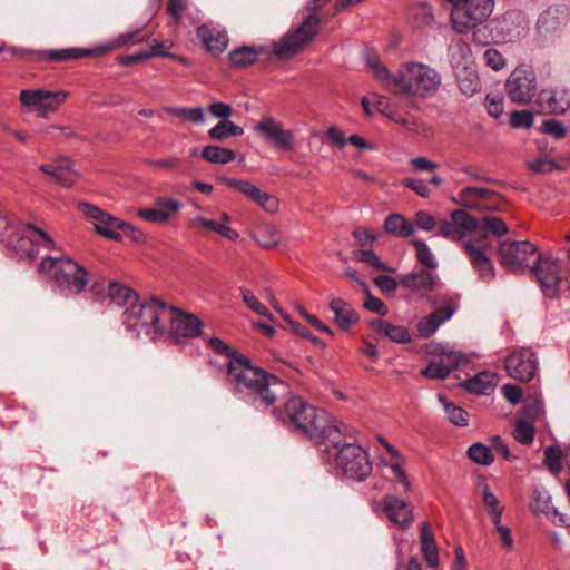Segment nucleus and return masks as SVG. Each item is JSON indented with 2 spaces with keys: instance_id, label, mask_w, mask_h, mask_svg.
I'll return each instance as SVG.
<instances>
[{
  "instance_id": "1",
  "label": "nucleus",
  "mask_w": 570,
  "mask_h": 570,
  "mask_svg": "<svg viewBox=\"0 0 570 570\" xmlns=\"http://www.w3.org/2000/svg\"><path fill=\"white\" fill-rule=\"evenodd\" d=\"M209 346L219 355L229 357L226 383L235 394L252 399L263 406H272L288 393V386L277 376L254 366L245 355L233 352L220 338L212 337Z\"/></svg>"
},
{
  "instance_id": "2",
  "label": "nucleus",
  "mask_w": 570,
  "mask_h": 570,
  "mask_svg": "<svg viewBox=\"0 0 570 570\" xmlns=\"http://www.w3.org/2000/svg\"><path fill=\"white\" fill-rule=\"evenodd\" d=\"M366 66L386 89L411 98H430L435 95L442 83L441 73L423 62H403L397 72L393 73L379 57L368 56Z\"/></svg>"
},
{
  "instance_id": "3",
  "label": "nucleus",
  "mask_w": 570,
  "mask_h": 570,
  "mask_svg": "<svg viewBox=\"0 0 570 570\" xmlns=\"http://www.w3.org/2000/svg\"><path fill=\"white\" fill-rule=\"evenodd\" d=\"M273 414L282 422L293 424L313 440H327L337 445L336 433L348 434V425L341 421L331 422L324 410L308 404L296 395L287 399L284 410L273 409Z\"/></svg>"
},
{
  "instance_id": "4",
  "label": "nucleus",
  "mask_w": 570,
  "mask_h": 570,
  "mask_svg": "<svg viewBox=\"0 0 570 570\" xmlns=\"http://www.w3.org/2000/svg\"><path fill=\"white\" fill-rule=\"evenodd\" d=\"M479 222L465 210L455 209L451 213V218L439 222L438 235L452 242H461L464 253L468 255L471 265L478 272L479 277L484 282L494 278V266L483 247L476 246L475 240L466 239L476 234Z\"/></svg>"
},
{
  "instance_id": "5",
  "label": "nucleus",
  "mask_w": 570,
  "mask_h": 570,
  "mask_svg": "<svg viewBox=\"0 0 570 570\" xmlns=\"http://www.w3.org/2000/svg\"><path fill=\"white\" fill-rule=\"evenodd\" d=\"M173 312L169 305L157 297L144 302L137 299L122 313V322L128 331L136 335L145 334L155 338L166 331V317Z\"/></svg>"
},
{
  "instance_id": "6",
  "label": "nucleus",
  "mask_w": 570,
  "mask_h": 570,
  "mask_svg": "<svg viewBox=\"0 0 570 570\" xmlns=\"http://www.w3.org/2000/svg\"><path fill=\"white\" fill-rule=\"evenodd\" d=\"M320 28L321 18L316 13H307L273 43L272 53L283 61L294 58L316 38Z\"/></svg>"
},
{
  "instance_id": "7",
  "label": "nucleus",
  "mask_w": 570,
  "mask_h": 570,
  "mask_svg": "<svg viewBox=\"0 0 570 570\" xmlns=\"http://www.w3.org/2000/svg\"><path fill=\"white\" fill-rule=\"evenodd\" d=\"M342 436L353 439V430L348 426V434L336 433L338 444L331 443L335 450V463L340 472L352 481H364L372 473V462L368 453L358 444L342 443Z\"/></svg>"
},
{
  "instance_id": "8",
  "label": "nucleus",
  "mask_w": 570,
  "mask_h": 570,
  "mask_svg": "<svg viewBox=\"0 0 570 570\" xmlns=\"http://www.w3.org/2000/svg\"><path fill=\"white\" fill-rule=\"evenodd\" d=\"M453 7L450 12V22L454 32L466 35L482 26L494 9V0H446Z\"/></svg>"
},
{
  "instance_id": "9",
  "label": "nucleus",
  "mask_w": 570,
  "mask_h": 570,
  "mask_svg": "<svg viewBox=\"0 0 570 570\" xmlns=\"http://www.w3.org/2000/svg\"><path fill=\"white\" fill-rule=\"evenodd\" d=\"M500 264L513 274H522L531 269V262H535L539 250L529 240L501 242L499 244Z\"/></svg>"
},
{
  "instance_id": "10",
  "label": "nucleus",
  "mask_w": 570,
  "mask_h": 570,
  "mask_svg": "<svg viewBox=\"0 0 570 570\" xmlns=\"http://www.w3.org/2000/svg\"><path fill=\"white\" fill-rule=\"evenodd\" d=\"M9 244L19 257L29 259L37 256L36 247L41 246L47 250L56 249L53 239L33 224H26L17 230L10 237Z\"/></svg>"
},
{
  "instance_id": "11",
  "label": "nucleus",
  "mask_w": 570,
  "mask_h": 570,
  "mask_svg": "<svg viewBox=\"0 0 570 570\" xmlns=\"http://www.w3.org/2000/svg\"><path fill=\"white\" fill-rule=\"evenodd\" d=\"M68 96L69 94L63 90L23 89L20 91L19 99L23 107L38 111L45 117L58 110Z\"/></svg>"
},
{
  "instance_id": "12",
  "label": "nucleus",
  "mask_w": 570,
  "mask_h": 570,
  "mask_svg": "<svg viewBox=\"0 0 570 570\" xmlns=\"http://www.w3.org/2000/svg\"><path fill=\"white\" fill-rule=\"evenodd\" d=\"M507 94L518 104L531 101L537 91V79L533 70L524 66L515 68L505 81Z\"/></svg>"
},
{
  "instance_id": "13",
  "label": "nucleus",
  "mask_w": 570,
  "mask_h": 570,
  "mask_svg": "<svg viewBox=\"0 0 570 570\" xmlns=\"http://www.w3.org/2000/svg\"><path fill=\"white\" fill-rule=\"evenodd\" d=\"M77 208L94 224V228L97 234L112 240L121 239L119 228L122 220L87 202H79L77 204Z\"/></svg>"
},
{
  "instance_id": "14",
  "label": "nucleus",
  "mask_w": 570,
  "mask_h": 570,
  "mask_svg": "<svg viewBox=\"0 0 570 570\" xmlns=\"http://www.w3.org/2000/svg\"><path fill=\"white\" fill-rule=\"evenodd\" d=\"M531 272L534 274L543 294L547 297H554L558 293L560 285V261L551 256L542 257L538 255L534 264L531 266Z\"/></svg>"
},
{
  "instance_id": "15",
  "label": "nucleus",
  "mask_w": 570,
  "mask_h": 570,
  "mask_svg": "<svg viewBox=\"0 0 570 570\" xmlns=\"http://www.w3.org/2000/svg\"><path fill=\"white\" fill-rule=\"evenodd\" d=\"M254 129L276 148L292 150L295 146L293 131L285 129L283 125L273 117H263L255 125Z\"/></svg>"
},
{
  "instance_id": "16",
  "label": "nucleus",
  "mask_w": 570,
  "mask_h": 570,
  "mask_svg": "<svg viewBox=\"0 0 570 570\" xmlns=\"http://www.w3.org/2000/svg\"><path fill=\"white\" fill-rule=\"evenodd\" d=\"M173 312L166 317V331L175 338L196 337L200 334L203 323L193 314H186L169 305Z\"/></svg>"
},
{
  "instance_id": "17",
  "label": "nucleus",
  "mask_w": 570,
  "mask_h": 570,
  "mask_svg": "<svg viewBox=\"0 0 570 570\" xmlns=\"http://www.w3.org/2000/svg\"><path fill=\"white\" fill-rule=\"evenodd\" d=\"M508 374L514 380L530 381L537 372L534 353L528 348H521L511 353L505 361Z\"/></svg>"
},
{
  "instance_id": "18",
  "label": "nucleus",
  "mask_w": 570,
  "mask_h": 570,
  "mask_svg": "<svg viewBox=\"0 0 570 570\" xmlns=\"http://www.w3.org/2000/svg\"><path fill=\"white\" fill-rule=\"evenodd\" d=\"M440 284L438 275L430 271H413L400 277V285L420 297L429 295Z\"/></svg>"
},
{
  "instance_id": "19",
  "label": "nucleus",
  "mask_w": 570,
  "mask_h": 570,
  "mask_svg": "<svg viewBox=\"0 0 570 570\" xmlns=\"http://www.w3.org/2000/svg\"><path fill=\"white\" fill-rule=\"evenodd\" d=\"M38 272L56 285L66 272H79V264L67 255L59 257L47 256L38 265ZM62 281L65 279L62 278Z\"/></svg>"
},
{
  "instance_id": "20",
  "label": "nucleus",
  "mask_w": 570,
  "mask_h": 570,
  "mask_svg": "<svg viewBox=\"0 0 570 570\" xmlns=\"http://www.w3.org/2000/svg\"><path fill=\"white\" fill-rule=\"evenodd\" d=\"M383 508L389 520L403 530L407 529L414 520L409 502L395 495H385Z\"/></svg>"
},
{
  "instance_id": "21",
  "label": "nucleus",
  "mask_w": 570,
  "mask_h": 570,
  "mask_svg": "<svg viewBox=\"0 0 570 570\" xmlns=\"http://www.w3.org/2000/svg\"><path fill=\"white\" fill-rule=\"evenodd\" d=\"M537 102L547 112L562 115L570 109V89L558 87L541 90Z\"/></svg>"
},
{
  "instance_id": "22",
  "label": "nucleus",
  "mask_w": 570,
  "mask_h": 570,
  "mask_svg": "<svg viewBox=\"0 0 570 570\" xmlns=\"http://www.w3.org/2000/svg\"><path fill=\"white\" fill-rule=\"evenodd\" d=\"M230 217L226 213H220L219 219H208L204 216H195L190 220V225L193 227L202 226L208 230L215 232L218 235L227 238L228 240L235 242L239 238V234L237 230L232 228Z\"/></svg>"
},
{
  "instance_id": "23",
  "label": "nucleus",
  "mask_w": 570,
  "mask_h": 570,
  "mask_svg": "<svg viewBox=\"0 0 570 570\" xmlns=\"http://www.w3.org/2000/svg\"><path fill=\"white\" fill-rule=\"evenodd\" d=\"M40 170L53 177L63 187L72 186L77 178V173L72 168V161L69 158H60L53 164L41 165Z\"/></svg>"
},
{
  "instance_id": "24",
  "label": "nucleus",
  "mask_w": 570,
  "mask_h": 570,
  "mask_svg": "<svg viewBox=\"0 0 570 570\" xmlns=\"http://www.w3.org/2000/svg\"><path fill=\"white\" fill-rule=\"evenodd\" d=\"M196 35L203 46L213 53L223 52L228 45L227 33L208 24L199 26Z\"/></svg>"
},
{
  "instance_id": "25",
  "label": "nucleus",
  "mask_w": 570,
  "mask_h": 570,
  "mask_svg": "<svg viewBox=\"0 0 570 570\" xmlns=\"http://www.w3.org/2000/svg\"><path fill=\"white\" fill-rule=\"evenodd\" d=\"M454 311L455 307L446 305L421 318L417 324L419 335L422 338H429L432 336L441 324L452 317Z\"/></svg>"
},
{
  "instance_id": "26",
  "label": "nucleus",
  "mask_w": 570,
  "mask_h": 570,
  "mask_svg": "<svg viewBox=\"0 0 570 570\" xmlns=\"http://www.w3.org/2000/svg\"><path fill=\"white\" fill-rule=\"evenodd\" d=\"M462 205L471 209L487 210L495 209V207L485 204L487 200H491L497 197V194L490 189L480 187H465L459 193Z\"/></svg>"
},
{
  "instance_id": "27",
  "label": "nucleus",
  "mask_w": 570,
  "mask_h": 570,
  "mask_svg": "<svg viewBox=\"0 0 570 570\" xmlns=\"http://www.w3.org/2000/svg\"><path fill=\"white\" fill-rule=\"evenodd\" d=\"M330 309L334 314L333 322L342 331H348L353 324L358 322L355 309L341 298H332Z\"/></svg>"
},
{
  "instance_id": "28",
  "label": "nucleus",
  "mask_w": 570,
  "mask_h": 570,
  "mask_svg": "<svg viewBox=\"0 0 570 570\" xmlns=\"http://www.w3.org/2000/svg\"><path fill=\"white\" fill-rule=\"evenodd\" d=\"M61 278L65 281H58L56 284L58 289L67 295H78L87 287L89 283V273L85 267L79 265V272H66Z\"/></svg>"
},
{
  "instance_id": "29",
  "label": "nucleus",
  "mask_w": 570,
  "mask_h": 570,
  "mask_svg": "<svg viewBox=\"0 0 570 570\" xmlns=\"http://www.w3.org/2000/svg\"><path fill=\"white\" fill-rule=\"evenodd\" d=\"M479 222V228L476 230L475 243L476 246H482L484 248V240L488 234H492L497 237H501L509 232V227L507 224L497 216H485Z\"/></svg>"
},
{
  "instance_id": "30",
  "label": "nucleus",
  "mask_w": 570,
  "mask_h": 570,
  "mask_svg": "<svg viewBox=\"0 0 570 570\" xmlns=\"http://www.w3.org/2000/svg\"><path fill=\"white\" fill-rule=\"evenodd\" d=\"M373 332L384 335L395 343H410L412 336L409 330L402 325H392L381 318L371 322Z\"/></svg>"
},
{
  "instance_id": "31",
  "label": "nucleus",
  "mask_w": 570,
  "mask_h": 570,
  "mask_svg": "<svg viewBox=\"0 0 570 570\" xmlns=\"http://www.w3.org/2000/svg\"><path fill=\"white\" fill-rule=\"evenodd\" d=\"M454 71L458 86L463 95L472 97L481 90V80L473 65Z\"/></svg>"
},
{
  "instance_id": "32",
  "label": "nucleus",
  "mask_w": 570,
  "mask_h": 570,
  "mask_svg": "<svg viewBox=\"0 0 570 570\" xmlns=\"http://www.w3.org/2000/svg\"><path fill=\"white\" fill-rule=\"evenodd\" d=\"M449 58L454 70L473 65L471 47L462 39H456L451 42L449 46Z\"/></svg>"
},
{
  "instance_id": "33",
  "label": "nucleus",
  "mask_w": 570,
  "mask_h": 570,
  "mask_svg": "<svg viewBox=\"0 0 570 570\" xmlns=\"http://www.w3.org/2000/svg\"><path fill=\"white\" fill-rule=\"evenodd\" d=\"M384 230L392 236L406 238L414 234V225L405 216L392 213L384 220Z\"/></svg>"
},
{
  "instance_id": "34",
  "label": "nucleus",
  "mask_w": 570,
  "mask_h": 570,
  "mask_svg": "<svg viewBox=\"0 0 570 570\" xmlns=\"http://www.w3.org/2000/svg\"><path fill=\"white\" fill-rule=\"evenodd\" d=\"M498 377L495 374L491 372H481L473 377L469 379L464 383V387L466 391L480 394L488 395L490 394L494 386L497 385Z\"/></svg>"
},
{
  "instance_id": "35",
  "label": "nucleus",
  "mask_w": 570,
  "mask_h": 570,
  "mask_svg": "<svg viewBox=\"0 0 570 570\" xmlns=\"http://www.w3.org/2000/svg\"><path fill=\"white\" fill-rule=\"evenodd\" d=\"M421 551L430 568L439 564L438 547L434 534L428 523L421 524Z\"/></svg>"
},
{
  "instance_id": "36",
  "label": "nucleus",
  "mask_w": 570,
  "mask_h": 570,
  "mask_svg": "<svg viewBox=\"0 0 570 570\" xmlns=\"http://www.w3.org/2000/svg\"><path fill=\"white\" fill-rule=\"evenodd\" d=\"M264 52V47L255 48L243 46L235 48L229 52V60L233 66L243 68L254 63L257 60V57Z\"/></svg>"
},
{
  "instance_id": "37",
  "label": "nucleus",
  "mask_w": 570,
  "mask_h": 570,
  "mask_svg": "<svg viewBox=\"0 0 570 570\" xmlns=\"http://www.w3.org/2000/svg\"><path fill=\"white\" fill-rule=\"evenodd\" d=\"M482 503L492 523L501 521L504 507L500 503L498 497L490 490L488 484H484L482 488Z\"/></svg>"
},
{
  "instance_id": "38",
  "label": "nucleus",
  "mask_w": 570,
  "mask_h": 570,
  "mask_svg": "<svg viewBox=\"0 0 570 570\" xmlns=\"http://www.w3.org/2000/svg\"><path fill=\"white\" fill-rule=\"evenodd\" d=\"M40 56L50 61H68L90 56V51L81 48L43 50Z\"/></svg>"
},
{
  "instance_id": "39",
  "label": "nucleus",
  "mask_w": 570,
  "mask_h": 570,
  "mask_svg": "<svg viewBox=\"0 0 570 570\" xmlns=\"http://www.w3.org/2000/svg\"><path fill=\"white\" fill-rule=\"evenodd\" d=\"M108 295L111 302L118 306L128 307L138 299V296L131 288L120 285L117 282L110 283Z\"/></svg>"
},
{
  "instance_id": "40",
  "label": "nucleus",
  "mask_w": 570,
  "mask_h": 570,
  "mask_svg": "<svg viewBox=\"0 0 570 570\" xmlns=\"http://www.w3.org/2000/svg\"><path fill=\"white\" fill-rule=\"evenodd\" d=\"M202 158L208 163L228 164L235 159V153L228 148L208 145L203 149Z\"/></svg>"
},
{
  "instance_id": "41",
  "label": "nucleus",
  "mask_w": 570,
  "mask_h": 570,
  "mask_svg": "<svg viewBox=\"0 0 570 570\" xmlns=\"http://www.w3.org/2000/svg\"><path fill=\"white\" fill-rule=\"evenodd\" d=\"M243 134L244 129L230 120L219 121L216 126L208 130L209 138L218 141L224 140L227 137H239Z\"/></svg>"
},
{
  "instance_id": "42",
  "label": "nucleus",
  "mask_w": 570,
  "mask_h": 570,
  "mask_svg": "<svg viewBox=\"0 0 570 570\" xmlns=\"http://www.w3.org/2000/svg\"><path fill=\"white\" fill-rule=\"evenodd\" d=\"M409 16L416 27L430 26L434 21L433 8L426 2L412 6Z\"/></svg>"
},
{
  "instance_id": "43",
  "label": "nucleus",
  "mask_w": 570,
  "mask_h": 570,
  "mask_svg": "<svg viewBox=\"0 0 570 570\" xmlns=\"http://www.w3.org/2000/svg\"><path fill=\"white\" fill-rule=\"evenodd\" d=\"M256 243L266 249L274 248L281 243V237L275 227L263 225L254 234Z\"/></svg>"
},
{
  "instance_id": "44",
  "label": "nucleus",
  "mask_w": 570,
  "mask_h": 570,
  "mask_svg": "<svg viewBox=\"0 0 570 570\" xmlns=\"http://www.w3.org/2000/svg\"><path fill=\"white\" fill-rule=\"evenodd\" d=\"M165 111L170 116L183 118L193 124H203L205 121V111L202 107H167Z\"/></svg>"
},
{
  "instance_id": "45",
  "label": "nucleus",
  "mask_w": 570,
  "mask_h": 570,
  "mask_svg": "<svg viewBox=\"0 0 570 570\" xmlns=\"http://www.w3.org/2000/svg\"><path fill=\"white\" fill-rule=\"evenodd\" d=\"M439 402L443 405L444 411L448 415L450 422L458 426H466L468 425V413L460 406L452 404L446 401L445 396L438 395Z\"/></svg>"
},
{
  "instance_id": "46",
  "label": "nucleus",
  "mask_w": 570,
  "mask_h": 570,
  "mask_svg": "<svg viewBox=\"0 0 570 570\" xmlns=\"http://www.w3.org/2000/svg\"><path fill=\"white\" fill-rule=\"evenodd\" d=\"M442 365L449 368V373L462 364L469 362V358L461 352L454 350L442 348L440 354L435 356Z\"/></svg>"
},
{
  "instance_id": "47",
  "label": "nucleus",
  "mask_w": 570,
  "mask_h": 570,
  "mask_svg": "<svg viewBox=\"0 0 570 570\" xmlns=\"http://www.w3.org/2000/svg\"><path fill=\"white\" fill-rule=\"evenodd\" d=\"M544 414L543 401L540 395H529L524 400L523 415L529 421H537Z\"/></svg>"
},
{
  "instance_id": "48",
  "label": "nucleus",
  "mask_w": 570,
  "mask_h": 570,
  "mask_svg": "<svg viewBox=\"0 0 570 570\" xmlns=\"http://www.w3.org/2000/svg\"><path fill=\"white\" fill-rule=\"evenodd\" d=\"M411 244L415 249L416 258L420 264L429 269H434L438 266L435 257L425 242L413 239Z\"/></svg>"
},
{
  "instance_id": "49",
  "label": "nucleus",
  "mask_w": 570,
  "mask_h": 570,
  "mask_svg": "<svg viewBox=\"0 0 570 570\" xmlns=\"http://www.w3.org/2000/svg\"><path fill=\"white\" fill-rule=\"evenodd\" d=\"M557 10H546L538 19L537 26L541 35L547 36L554 32L560 27L559 17Z\"/></svg>"
},
{
  "instance_id": "50",
  "label": "nucleus",
  "mask_w": 570,
  "mask_h": 570,
  "mask_svg": "<svg viewBox=\"0 0 570 570\" xmlns=\"http://www.w3.org/2000/svg\"><path fill=\"white\" fill-rule=\"evenodd\" d=\"M468 454L469 458L478 464L490 465L494 461L491 448L482 443L472 444L468 450Z\"/></svg>"
},
{
  "instance_id": "51",
  "label": "nucleus",
  "mask_w": 570,
  "mask_h": 570,
  "mask_svg": "<svg viewBox=\"0 0 570 570\" xmlns=\"http://www.w3.org/2000/svg\"><path fill=\"white\" fill-rule=\"evenodd\" d=\"M220 181L225 184L226 186L234 188L242 193L243 195L247 196L250 200L254 199L255 195L258 193L259 188L250 183L249 180L245 179H236L230 177H222Z\"/></svg>"
},
{
  "instance_id": "52",
  "label": "nucleus",
  "mask_w": 570,
  "mask_h": 570,
  "mask_svg": "<svg viewBox=\"0 0 570 570\" xmlns=\"http://www.w3.org/2000/svg\"><path fill=\"white\" fill-rule=\"evenodd\" d=\"M394 459V462L384 463V465L391 471L395 482L400 483L405 492H410L412 487L404 471V459L401 455Z\"/></svg>"
},
{
  "instance_id": "53",
  "label": "nucleus",
  "mask_w": 570,
  "mask_h": 570,
  "mask_svg": "<svg viewBox=\"0 0 570 570\" xmlns=\"http://www.w3.org/2000/svg\"><path fill=\"white\" fill-rule=\"evenodd\" d=\"M513 438L521 444H530L534 439V426L532 421L519 420L513 430Z\"/></svg>"
},
{
  "instance_id": "54",
  "label": "nucleus",
  "mask_w": 570,
  "mask_h": 570,
  "mask_svg": "<svg viewBox=\"0 0 570 570\" xmlns=\"http://www.w3.org/2000/svg\"><path fill=\"white\" fill-rule=\"evenodd\" d=\"M243 302L246 304V306L256 313L257 315L265 316V317H272V314L268 312L267 307L263 305L258 298L255 296V294L246 288L240 287L239 288Z\"/></svg>"
},
{
  "instance_id": "55",
  "label": "nucleus",
  "mask_w": 570,
  "mask_h": 570,
  "mask_svg": "<svg viewBox=\"0 0 570 570\" xmlns=\"http://www.w3.org/2000/svg\"><path fill=\"white\" fill-rule=\"evenodd\" d=\"M421 374L431 380H442L450 375L449 368L442 365L436 357H433L428 366L421 370Z\"/></svg>"
},
{
  "instance_id": "56",
  "label": "nucleus",
  "mask_w": 570,
  "mask_h": 570,
  "mask_svg": "<svg viewBox=\"0 0 570 570\" xmlns=\"http://www.w3.org/2000/svg\"><path fill=\"white\" fill-rule=\"evenodd\" d=\"M412 224L414 225V229L419 228L424 232H432L436 227L439 228V222L434 218V216L425 210L416 212L414 222H412Z\"/></svg>"
},
{
  "instance_id": "57",
  "label": "nucleus",
  "mask_w": 570,
  "mask_h": 570,
  "mask_svg": "<svg viewBox=\"0 0 570 570\" xmlns=\"http://www.w3.org/2000/svg\"><path fill=\"white\" fill-rule=\"evenodd\" d=\"M551 508V498L544 490L535 489L533 491V503L531 510L534 513H548Z\"/></svg>"
},
{
  "instance_id": "58",
  "label": "nucleus",
  "mask_w": 570,
  "mask_h": 570,
  "mask_svg": "<svg viewBox=\"0 0 570 570\" xmlns=\"http://www.w3.org/2000/svg\"><path fill=\"white\" fill-rule=\"evenodd\" d=\"M254 203H256L259 207H262L265 212L274 214L278 210L279 202L278 199L263 190H258V193L255 195Z\"/></svg>"
},
{
  "instance_id": "59",
  "label": "nucleus",
  "mask_w": 570,
  "mask_h": 570,
  "mask_svg": "<svg viewBox=\"0 0 570 570\" xmlns=\"http://www.w3.org/2000/svg\"><path fill=\"white\" fill-rule=\"evenodd\" d=\"M155 205L158 206L159 210L161 213H165L167 215V222L177 214L183 205L179 200L175 198H168V197H158L155 200Z\"/></svg>"
},
{
  "instance_id": "60",
  "label": "nucleus",
  "mask_w": 570,
  "mask_h": 570,
  "mask_svg": "<svg viewBox=\"0 0 570 570\" xmlns=\"http://www.w3.org/2000/svg\"><path fill=\"white\" fill-rule=\"evenodd\" d=\"M148 38L149 36L140 37V30L135 29L132 31L120 33L114 39L116 41V46H118V48L120 49L126 46L145 42L148 40Z\"/></svg>"
},
{
  "instance_id": "61",
  "label": "nucleus",
  "mask_w": 570,
  "mask_h": 570,
  "mask_svg": "<svg viewBox=\"0 0 570 570\" xmlns=\"http://www.w3.org/2000/svg\"><path fill=\"white\" fill-rule=\"evenodd\" d=\"M155 56L165 57V56H167V53L166 52L157 51L156 48H154L153 50H149V51L148 50H141V51L136 52L134 55L120 56L118 58V61L122 66H128V65H131V63H136V62H139V61H142V60L149 59V58L155 57Z\"/></svg>"
},
{
  "instance_id": "62",
  "label": "nucleus",
  "mask_w": 570,
  "mask_h": 570,
  "mask_svg": "<svg viewBox=\"0 0 570 570\" xmlns=\"http://www.w3.org/2000/svg\"><path fill=\"white\" fill-rule=\"evenodd\" d=\"M533 121L534 116L528 110L513 111L510 118V122L513 128L529 129L533 126Z\"/></svg>"
},
{
  "instance_id": "63",
  "label": "nucleus",
  "mask_w": 570,
  "mask_h": 570,
  "mask_svg": "<svg viewBox=\"0 0 570 570\" xmlns=\"http://www.w3.org/2000/svg\"><path fill=\"white\" fill-rule=\"evenodd\" d=\"M483 58L485 65L495 71L503 69L505 66V59L503 58L502 53L494 48L485 49L483 52Z\"/></svg>"
},
{
  "instance_id": "64",
  "label": "nucleus",
  "mask_w": 570,
  "mask_h": 570,
  "mask_svg": "<svg viewBox=\"0 0 570 570\" xmlns=\"http://www.w3.org/2000/svg\"><path fill=\"white\" fill-rule=\"evenodd\" d=\"M544 462L553 473H559L562 469L560 450L553 446L547 448L544 450Z\"/></svg>"
}]
</instances>
